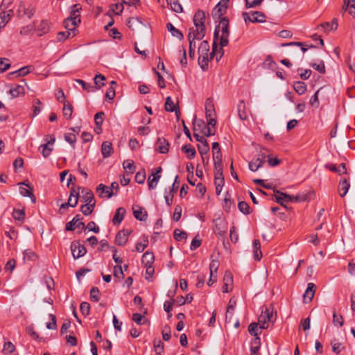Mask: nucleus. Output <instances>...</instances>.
<instances>
[{"mask_svg": "<svg viewBox=\"0 0 355 355\" xmlns=\"http://www.w3.org/2000/svg\"><path fill=\"white\" fill-rule=\"evenodd\" d=\"M219 32H221L220 36V48L218 50L219 56L216 55V60L218 61L224 54L223 47L226 46L229 43V20L227 17H223L220 20L219 24L216 26Z\"/></svg>", "mask_w": 355, "mask_h": 355, "instance_id": "1", "label": "nucleus"}, {"mask_svg": "<svg viewBox=\"0 0 355 355\" xmlns=\"http://www.w3.org/2000/svg\"><path fill=\"white\" fill-rule=\"evenodd\" d=\"M193 28L194 33L198 36V39H203L206 34V28L205 26V13L201 10H198L193 16Z\"/></svg>", "mask_w": 355, "mask_h": 355, "instance_id": "2", "label": "nucleus"}, {"mask_svg": "<svg viewBox=\"0 0 355 355\" xmlns=\"http://www.w3.org/2000/svg\"><path fill=\"white\" fill-rule=\"evenodd\" d=\"M273 321L272 307L263 306L257 322L259 324V328L262 329H267L269 327V322Z\"/></svg>", "mask_w": 355, "mask_h": 355, "instance_id": "3", "label": "nucleus"}, {"mask_svg": "<svg viewBox=\"0 0 355 355\" xmlns=\"http://www.w3.org/2000/svg\"><path fill=\"white\" fill-rule=\"evenodd\" d=\"M45 140L46 141V144H42L39 147V150H41L42 155L44 158H47L50 156L53 151V145L55 141V138L54 136H46Z\"/></svg>", "mask_w": 355, "mask_h": 355, "instance_id": "4", "label": "nucleus"}, {"mask_svg": "<svg viewBox=\"0 0 355 355\" xmlns=\"http://www.w3.org/2000/svg\"><path fill=\"white\" fill-rule=\"evenodd\" d=\"M266 155L262 150H261L257 157L249 162L248 166L250 170L253 172L257 171L260 167L262 166L266 161Z\"/></svg>", "mask_w": 355, "mask_h": 355, "instance_id": "5", "label": "nucleus"}, {"mask_svg": "<svg viewBox=\"0 0 355 355\" xmlns=\"http://www.w3.org/2000/svg\"><path fill=\"white\" fill-rule=\"evenodd\" d=\"M71 250L75 259L82 257L87 252L85 247L78 241H73L71 243Z\"/></svg>", "mask_w": 355, "mask_h": 355, "instance_id": "6", "label": "nucleus"}, {"mask_svg": "<svg viewBox=\"0 0 355 355\" xmlns=\"http://www.w3.org/2000/svg\"><path fill=\"white\" fill-rule=\"evenodd\" d=\"M80 23V19H76V17H67L64 21V26L67 31L72 33V37L76 34V26Z\"/></svg>", "mask_w": 355, "mask_h": 355, "instance_id": "7", "label": "nucleus"}, {"mask_svg": "<svg viewBox=\"0 0 355 355\" xmlns=\"http://www.w3.org/2000/svg\"><path fill=\"white\" fill-rule=\"evenodd\" d=\"M243 17L245 23H247L248 20L252 23H260L264 22L266 21V16L263 13L258 11L254 12L251 16H250L248 13L244 12L243 13Z\"/></svg>", "mask_w": 355, "mask_h": 355, "instance_id": "8", "label": "nucleus"}, {"mask_svg": "<svg viewBox=\"0 0 355 355\" xmlns=\"http://www.w3.org/2000/svg\"><path fill=\"white\" fill-rule=\"evenodd\" d=\"M82 218H83L80 216V215L77 214L75 217H73V218L71 221L68 222L66 224L65 230L66 231H73V230H74V229L76 227L85 228V223L83 222L80 221V220Z\"/></svg>", "mask_w": 355, "mask_h": 355, "instance_id": "9", "label": "nucleus"}, {"mask_svg": "<svg viewBox=\"0 0 355 355\" xmlns=\"http://www.w3.org/2000/svg\"><path fill=\"white\" fill-rule=\"evenodd\" d=\"M214 231L215 234L219 236H223L227 229L226 221L220 218H217L214 220Z\"/></svg>", "mask_w": 355, "mask_h": 355, "instance_id": "10", "label": "nucleus"}, {"mask_svg": "<svg viewBox=\"0 0 355 355\" xmlns=\"http://www.w3.org/2000/svg\"><path fill=\"white\" fill-rule=\"evenodd\" d=\"M155 150L160 153L165 154L169 149V143L164 137H158L155 142Z\"/></svg>", "mask_w": 355, "mask_h": 355, "instance_id": "11", "label": "nucleus"}, {"mask_svg": "<svg viewBox=\"0 0 355 355\" xmlns=\"http://www.w3.org/2000/svg\"><path fill=\"white\" fill-rule=\"evenodd\" d=\"M19 184V185H25L26 187H28V188H25V187L21 186L19 187L20 193L24 197H30L31 200L33 202H35L36 199H35V196L33 193V191H32L33 189L31 187L28 182L26 181V182H20Z\"/></svg>", "mask_w": 355, "mask_h": 355, "instance_id": "12", "label": "nucleus"}, {"mask_svg": "<svg viewBox=\"0 0 355 355\" xmlns=\"http://www.w3.org/2000/svg\"><path fill=\"white\" fill-rule=\"evenodd\" d=\"M130 232L128 230L119 231L115 237V243L119 245H124L128 240Z\"/></svg>", "mask_w": 355, "mask_h": 355, "instance_id": "13", "label": "nucleus"}, {"mask_svg": "<svg viewBox=\"0 0 355 355\" xmlns=\"http://www.w3.org/2000/svg\"><path fill=\"white\" fill-rule=\"evenodd\" d=\"M227 6L225 4L218 3L214 7V8L212 10V16L214 19L218 18L219 20H220L223 17V15L226 12Z\"/></svg>", "mask_w": 355, "mask_h": 355, "instance_id": "14", "label": "nucleus"}, {"mask_svg": "<svg viewBox=\"0 0 355 355\" xmlns=\"http://www.w3.org/2000/svg\"><path fill=\"white\" fill-rule=\"evenodd\" d=\"M21 12L30 19L34 15L35 8L33 6H29L28 8H26L24 3L21 2L17 9L18 15H20Z\"/></svg>", "mask_w": 355, "mask_h": 355, "instance_id": "15", "label": "nucleus"}, {"mask_svg": "<svg viewBox=\"0 0 355 355\" xmlns=\"http://www.w3.org/2000/svg\"><path fill=\"white\" fill-rule=\"evenodd\" d=\"M315 285L313 283H309L306 290L303 295L304 303H308L312 300L315 294Z\"/></svg>", "mask_w": 355, "mask_h": 355, "instance_id": "16", "label": "nucleus"}, {"mask_svg": "<svg viewBox=\"0 0 355 355\" xmlns=\"http://www.w3.org/2000/svg\"><path fill=\"white\" fill-rule=\"evenodd\" d=\"M205 116L206 119L216 116L214 103L211 98H207L205 102Z\"/></svg>", "mask_w": 355, "mask_h": 355, "instance_id": "17", "label": "nucleus"}, {"mask_svg": "<svg viewBox=\"0 0 355 355\" xmlns=\"http://www.w3.org/2000/svg\"><path fill=\"white\" fill-rule=\"evenodd\" d=\"M197 36L198 35L196 33H194L193 28H190L189 29V33H188V40H189V50H191V49L195 50L196 46L195 40L200 41L202 40V39H198Z\"/></svg>", "mask_w": 355, "mask_h": 355, "instance_id": "18", "label": "nucleus"}, {"mask_svg": "<svg viewBox=\"0 0 355 355\" xmlns=\"http://www.w3.org/2000/svg\"><path fill=\"white\" fill-rule=\"evenodd\" d=\"M96 192L99 197L103 198V194L105 193L108 198H110L112 196L114 195V192L112 190H110V188L106 187L103 184H100L96 188Z\"/></svg>", "mask_w": 355, "mask_h": 355, "instance_id": "19", "label": "nucleus"}, {"mask_svg": "<svg viewBox=\"0 0 355 355\" xmlns=\"http://www.w3.org/2000/svg\"><path fill=\"white\" fill-rule=\"evenodd\" d=\"M113 153L112 145L110 141H103L101 145V153L104 158L110 157Z\"/></svg>", "mask_w": 355, "mask_h": 355, "instance_id": "20", "label": "nucleus"}, {"mask_svg": "<svg viewBox=\"0 0 355 355\" xmlns=\"http://www.w3.org/2000/svg\"><path fill=\"white\" fill-rule=\"evenodd\" d=\"M350 187V184L347 179H344L343 181H340L338 185V193L340 197H344L347 193Z\"/></svg>", "mask_w": 355, "mask_h": 355, "instance_id": "21", "label": "nucleus"}, {"mask_svg": "<svg viewBox=\"0 0 355 355\" xmlns=\"http://www.w3.org/2000/svg\"><path fill=\"white\" fill-rule=\"evenodd\" d=\"M50 30V25L47 20H42L37 28L38 35L42 36L47 33Z\"/></svg>", "mask_w": 355, "mask_h": 355, "instance_id": "22", "label": "nucleus"}, {"mask_svg": "<svg viewBox=\"0 0 355 355\" xmlns=\"http://www.w3.org/2000/svg\"><path fill=\"white\" fill-rule=\"evenodd\" d=\"M343 9L347 10L349 14L355 18V0H344Z\"/></svg>", "mask_w": 355, "mask_h": 355, "instance_id": "23", "label": "nucleus"}, {"mask_svg": "<svg viewBox=\"0 0 355 355\" xmlns=\"http://www.w3.org/2000/svg\"><path fill=\"white\" fill-rule=\"evenodd\" d=\"M327 168H329L333 172H336L339 174L347 173L346 165L345 163H341L338 167L333 164H328L325 165Z\"/></svg>", "mask_w": 355, "mask_h": 355, "instance_id": "24", "label": "nucleus"}, {"mask_svg": "<svg viewBox=\"0 0 355 355\" xmlns=\"http://www.w3.org/2000/svg\"><path fill=\"white\" fill-rule=\"evenodd\" d=\"M85 191V193L83 196V200L85 204H94L96 205V201L94 197L93 192L91 190L87 189L85 188L82 189V193Z\"/></svg>", "mask_w": 355, "mask_h": 355, "instance_id": "25", "label": "nucleus"}, {"mask_svg": "<svg viewBox=\"0 0 355 355\" xmlns=\"http://www.w3.org/2000/svg\"><path fill=\"white\" fill-rule=\"evenodd\" d=\"M154 254L153 252L147 251L146 252L143 256L141 259L142 264L145 266H153L154 262Z\"/></svg>", "mask_w": 355, "mask_h": 355, "instance_id": "26", "label": "nucleus"}, {"mask_svg": "<svg viewBox=\"0 0 355 355\" xmlns=\"http://www.w3.org/2000/svg\"><path fill=\"white\" fill-rule=\"evenodd\" d=\"M238 114L241 120H246L248 119V114L246 112V107L243 100L239 101L237 105Z\"/></svg>", "mask_w": 355, "mask_h": 355, "instance_id": "27", "label": "nucleus"}, {"mask_svg": "<svg viewBox=\"0 0 355 355\" xmlns=\"http://www.w3.org/2000/svg\"><path fill=\"white\" fill-rule=\"evenodd\" d=\"M79 193L73 189L67 200V203L71 207H75L78 205Z\"/></svg>", "mask_w": 355, "mask_h": 355, "instance_id": "28", "label": "nucleus"}, {"mask_svg": "<svg viewBox=\"0 0 355 355\" xmlns=\"http://www.w3.org/2000/svg\"><path fill=\"white\" fill-rule=\"evenodd\" d=\"M125 213V210L123 207H119L117 209L113 219L112 223L114 225H117L121 223V222L123 220L124 217V214Z\"/></svg>", "mask_w": 355, "mask_h": 355, "instance_id": "29", "label": "nucleus"}, {"mask_svg": "<svg viewBox=\"0 0 355 355\" xmlns=\"http://www.w3.org/2000/svg\"><path fill=\"white\" fill-rule=\"evenodd\" d=\"M166 28L173 37H177L180 40H182L183 39V34L181 33L180 30L177 29L171 23H168L166 24Z\"/></svg>", "mask_w": 355, "mask_h": 355, "instance_id": "30", "label": "nucleus"}, {"mask_svg": "<svg viewBox=\"0 0 355 355\" xmlns=\"http://www.w3.org/2000/svg\"><path fill=\"white\" fill-rule=\"evenodd\" d=\"M143 208L141 207H138L137 209H135L133 207V214L134 216L136 218V219L140 220V221H145L147 219L148 214L147 212L145 211L143 213Z\"/></svg>", "mask_w": 355, "mask_h": 355, "instance_id": "31", "label": "nucleus"}, {"mask_svg": "<svg viewBox=\"0 0 355 355\" xmlns=\"http://www.w3.org/2000/svg\"><path fill=\"white\" fill-rule=\"evenodd\" d=\"M219 33H220L219 31L216 27L215 30H214V42H213V46H212V51L210 53V59H212L216 53H219L218 51H217V43H216V41L218 39L220 40V35H219Z\"/></svg>", "mask_w": 355, "mask_h": 355, "instance_id": "32", "label": "nucleus"}, {"mask_svg": "<svg viewBox=\"0 0 355 355\" xmlns=\"http://www.w3.org/2000/svg\"><path fill=\"white\" fill-rule=\"evenodd\" d=\"M236 304V299L234 297H232L230 300L229 303H228L227 313H226V320H229V321L231 320Z\"/></svg>", "mask_w": 355, "mask_h": 355, "instance_id": "33", "label": "nucleus"}, {"mask_svg": "<svg viewBox=\"0 0 355 355\" xmlns=\"http://www.w3.org/2000/svg\"><path fill=\"white\" fill-rule=\"evenodd\" d=\"M161 175L157 174H152L148 178V185L149 189H153L157 187L159 180Z\"/></svg>", "mask_w": 355, "mask_h": 355, "instance_id": "34", "label": "nucleus"}, {"mask_svg": "<svg viewBox=\"0 0 355 355\" xmlns=\"http://www.w3.org/2000/svg\"><path fill=\"white\" fill-rule=\"evenodd\" d=\"M63 116L67 119H70L73 113V106L69 102H64L62 109Z\"/></svg>", "mask_w": 355, "mask_h": 355, "instance_id": "35", "label": "nucleus"}, {"mask_svg": "<svg viewBox=\"0 0 355 355\" xmlns=\"http://www.w3.org/2000/svg\"><path fill=\"white\" fill-rule=\"evenodd\" d=\"M182 150L187 154V158L190 159H193L196 154L195 148L190 144L183 146L182 147Z\"/></svg>", "mask_w": 355, "mask_h": 355, "instance_id": "36", "label": "nucleus"}, {"mask_svg": "<svg viewBox=\"0 0 355 355\" xmlns=\"http://www.w3.org/2000/svg\"><path fill=\"white\" fill-rule=\"evenodd\" d=\"M209 51V44L207 41L201 42L198 47V53L200 55H208Z\"/></svg>", "mask_w": 355, "mask_h": 355, "instance_id": "37", "label": "nucleus"}, {"mask_svg": "<svg viewBox=\"0 0 355 355\" xmlns=\"http://www.w3.org/2000/svg\"><path fill=\"white\" fill-rule=\"evenodd\" d=\"M293 88L299 95H302L306 91V85L302 81H297L294 83Z\"/></svg>", "mask_w": 355, "mask_h": 355, "instance_id": "38", "label": "nucleus"}, {"mask_svg": "<svg viewBox=\"0 0 355 355\" xmlns=\"http://www.w3.org/2000/svg\"><path fill=\"white\" fill-rule=\"evenodd\" d=\"M167 3L171 6L173 11L180 13L183 11V8L178 0H167Z\"/></svg>", "mask_w": 355, "mask_h": 355, "instance_id": "39", "label": "nucleus"}, {"mask_svg": "<svg viewBox=\"0 0 355 355\" xmlns=\"http://www.w3.org/2000/svg\"><path fill=\"white\" fill-rule=\"evenodd\" d=\"M25 93L24 87L22 85H17L15 88L10 89V94L12 98H17Z\"/></svg>", "mask_w": 355, "mask_h": 355, "instance_id": "40", "label": "nucleus"}, {"mask_svg": "<svg viewBox=\"0 0 355 355\" xmlns=\"http://www.w3.org/2000/svg\"><path fill=\"white\" fill-rule=\"evenodd\" d=\"M198 151L202 157V159H204V155H207L209 150V146L207 140H204V142L201 143L200 145L198 146Z\"/></svg>", "mask_w": 355, "mask_h": 355, "instance_id": "41", "label": "nucleus"}, {"mask_svg": "<svg viewBox=\"0 0 355 355\" xmlns=\"http://www.w3.org/2000/svg\"><path fill=\"white\" fill-rule=\"evenodd\" d=\"M94 207H95L94 204L83 205L80 207V211L85 216H89L93 212Z\"/></svg>", "mask_w": 355, "mask_h": 355, "instance_id": "42", "label": "nucleus"}, {"mask_svg": "<svg viewBox=\"0 0 355 355\" xmlns=\"http://www.w3.org/2000/svg\"><path fill=\"white\" fill-rule=\"evenodd\" d=\"M148 238L147 236H144L143 241L136 244V250L138 252H142L145 248L148 246Z\"/></svg>", "mask_w": 355, "mask_h": 355, "instance_id": "43", "label": "nucleus"}, {"mask_svg": "<svg viewBox=\"0 0 355 355\" xmlns=\"http://www.w3.org/2000/svg\"><path fill=\"white\" fill-rule=\"evenodd\" d=\"M209 58L208 55H200L198 57V64L202 70L208 68Z\"/></svg>", "mask_w": 355, "mask_h": 355, "instance_id": "44", "label": "nucleus"}, {"mask_svg": "<svg viewBox=\"0 0 355 355\" xmlns=\"http://www.w3.org/2000/svg\"><path fill=\"white\" fill-rule=\"evenodd\" d=\"M123 168L128 171L130 174H132L135 171V166L134 165V162L132 160H126L123 163Z\"/></svg>", "mask_w": 355, "mask_h": 355, "instance_id": "45", "label": "nucleus"}, {"mask_svg": "<svg viewBox=\"0 0 355 355\" xmlns=\"http://www.w3.org/2000/svg\"><path fill=\"white\" fill-rule=\"evenodd\" d=\"M213 159L214 162V166H223L222 153L220 150H217L213 153Z\"/></svg>", "mask_w": 355, "mask_h": 355, "instance_id": "46", "label": "nucleus"}, {"mask_svg": "<svg viewBox=\"0 0 355 355\" xmlns=\"http://www.w3.org/2000/svg\"><path fill=\"white\" fill-rule=\"evenodd\" d=\"M173 236L176 241H180L186 239L187 237V234L179 229H175L174 230Z\"/></svg>", "mask_w": 355, "mask_h": 355, "instance_id": "47", "label": "nucleus"}, {"mask_svg": "<svg viewBox=\"0 0 355 355\" xmlns=\"http://www.w3.org/2000/svg\"><path fill=\"white\" fill-rule=\"evenodd\" d=\"M94 80L96 85V89H100L105 85L104 81L105 80V77L102 74L96 75Z\"/></svg>", "mask_w": 355, "mask_h": 355, "instance_id": "48", "label": "nucleus"}, {"mask_svg": "<svg viewBox=\"0 0 355 355\" xmlns=\"http://www.w3.org/2000/svg\"><path fill=\"white\" fill-rule=\"evenodd\" d=\"M80 10H81V7L78 4L73 5L71 7V16L69 17H76V19H80Z\"/></svg>", "mask_w": 355, "mask_h": 355, "instance_id": "49", "label": "nucleus"}, {"mask_svg": "<svg viewBox=\"0 0 355 355\" xmlns=\"http://www.w3.org/2000/svg\"><path fill=\"white\" fill-rule=\"evenodd\" d=\"M12 217L15 220L22 221L25 218V213L21 209H14L12 212Z\"/></svg>", "mask_w": 355, "mask_h": 355, "instance_id": "50", "label": "nucleus"}, {"mask_svg": "<svg viewBox=\"0 0 355 355\" xmlns=\"http://www.w3.org/2000/svg\"><path fill=\"white\" fill-rule=\"evenodd\" d=\"M153 345H154V348H155L156 354L161 355V354L164 351V343L160 340H155L154 341Z\"/></svg>", "mask_w": 355, "mask_h": 355, "instance_id": "51", "label": "nucleus"}, {"mask_svg": "<svg viewBox=\"0 0 355 355\" xmlns=\"http://www.w3.org/2000/svg\"><path fill=\"white\" fill-rule=\"evenodd\" d=\"M239 209L241 212H242L244 214H250V206L248 204L244 201H241L238 204Z\"/></svg>", "mask_w": 355, "mask_h": 355, "instance_id": "52", "label": "nucleus"}, {"mask_svg": "<svg viewBox=\"0 0 355 355\" xmlns=\"http://www.w3.org/2000/svg\"><path fill=\"white\" fill-rule=\"evenodd\" d=\"M165 110L167 112H174L175 110V106L170 96H168L166 99Z\"/></svg>", "mask_w": 355, "mask_h": 355, "instance_id": "53", "label": "nucleus"}, {"mask_svg": "<svg viewBox=\"0 0 355 355\" xmlns=\"http://www.w3.org/2000/svg\"><path fill=\"white\" fill-rule=\"evenodd\" d=\"M70 37H72V33H71V32L68 31H60L57 35V40L58 42H62Z\"/></svg>", "mask_w": 355, "mask_h": 355, "instance_id": "54", "label": "nucleus"}, {"mask_svg": "<svg viewBox=\"0 0 355 355\" xmlns=\"http://www.w3.org/2000/svg\"><path fill=\"white\" fill-rule=\"evenodd\" d=\"M15 350V346L10 341L6 342L3 345V352L11 354Z\"/></svg>", "mask_w": 355, "mask_h": 355, "instance_id": "55", "label": "nucleus"}, {"mask_svg": "<svg viewBox=\"0 0 355 355\" xmlns=\"http://www.w3.org/2000/svg\"><path fill=\"white\" fill-rule=\"evenodd\" d=\"M90 298L94 302L99 301V290L97 287H93L90 291Z\"/></svg>", "mask_w": 355, "mask_h": 355, "instance_id": "56", "label": "nucleus"}, {"mask_svg": "<svg viewBox=\"0 0 355 355\" xmlns=\"http://www.w3.org/2000/svg\"><path fill=\"white\" fill-rule=\"evenodd\" d=\"M80 309L82 314L87 316L89 314L90 305L88 302H83L80 304Z\"/></svg>", "mask_w": 355, "mask_h": 355, "instance_id": "57", "label": "nucleus"}, {"mask_svg": "<svg viewBox=\"0 0 355 355\" xmlns=\"http://www.w3.org/2000/svg\"><path fill=\"white\" fill-rule=\"evenodd\" d=\"M259 324L257 322L251 323L248 327L249 333L253 336H258V326Z\"/></svg>", "mask_w": 355, "mask_h": 355, "instance_id": "58", "label": "nucleus"}, {"mask_svg": "<svg viewBox=\"0 0 355 355\" xmlns=\"http://www.w3.org/2000/svg\"><path fill=\"white\" fill-rule=\"evenodd\" d=\"M219 261L216 259H212L209 265V270L211 275H214L218 269Z\"/></svg>", "mask_w": 355, "mask_h": 355, "instance_id": "59", "label": "nucleus"}, {"mask_svg": "<svg viewBox=\"0 0 355 355\" xmlns=\"http://www.w3.org/2000/svg\"><path fill=\"white\" fill-rule=\"evenodd\" d=\"M311 65L314 69L319 71L320 73L324 74L325 73V66L323 61H320L319 64L313 63Z\"/></svg>", "mask_w": 355, "mask_h": 355, "instance_id": "60", "label": "nucleus"}, {"mask_svg": "<svg viewBox=\"0 0 355 355\" xmlns=\"http://www.w3.org/2000/svg\"><path fill=\"white\" fill-rule=\"evenodd\" d=\"M37 255L31 250H26L24 252V259L26 260H35Z\"/></svg>", "mask_w": 355, "mask_h": 355, "instance_id": "61", "label": "nucleus"}, {"mask_svg": "<svg viewBox=\"0 0 355 355\" xmlns=\"http://www.w3.org/2000/svg\"><path fill=\"white\" fill-rule=\"evenodd\" d=\"M10 67L9 60L6 58H0V71L1 72L6 71Z\"/></svg>", "mask_w": 355, "mask_h": 355, "instance_id": "62", "label": "nucleus"}, {"mask_svg": "<svg viewBox=\"0 0 355 355\" xmlns=\"http://www.w3.org/2000/svg\"><path fill=\"white\" fill-rule=\"evenodd\" d=\"M103 116H104V112H97L95 114L94 121H95L96 125L99 126L103 124V121H104Z\"/></svg>", "mask_w": 355, "mask_h": 355, "instance_id": "63", "label": "nucleus"}, {"mask_svg": "<svg viewBox=\"0 0 355 355\" xmlns=\"http://www.w3.org/2000/svg\"><path fill=\"white\" fill-rule=\"evenodd\" d=\"M123 3H117L112 6V10L115 12L116 15H120L123 10Z\"/></svg>", "mask_w": 355, "mask_h": 355, "instance_id": "64", "label": "nucleus"}]
</instances>
